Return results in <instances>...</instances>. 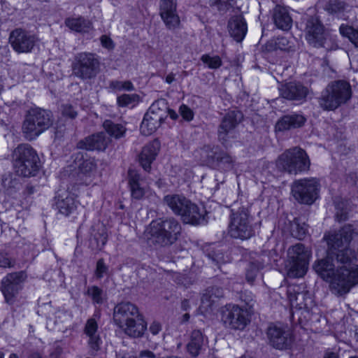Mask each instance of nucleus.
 <instances>
[{
  "label": "nucleus",
  "mask_w": 358,
  "mask_h": 358,
  "mask_svg": "<svg viewBox=\"0 0 358 358\" xmlns=\"http://www.w3.org/2000/svg\"><path fill=\"white\" fill-rule=\"evenodd\" d=\"M109 139L103 133L93 134L79 143V147L90 150H103L106 148Z\"/></svg>",
  "instance_id": "nucleus-33"
},
{
  "label": "nucleus",
  "mask_w": 358,
  "mask_h": 358,
  "mask_svg": "<svg viewBox=\"0 0 358 358\" xmlns=\"http://www.w3.org/2000/svg\"><path fill=\"white\" fill-rule=\"evenodd\" d=\"M190 308V302L189 299H184L181 303V308L183 310H187Z\"/></svg>",
  "instance_id": "nucleus-57"
},
{
  "label": "nucleus",
  "mask_w": 358,
  "mask_h": 358,
  "mask_svg": "<svg viewBox=\"0 0 358 358\" xmlns=\"http://www.w3.org/2000/svg\"><path fill=\"white\" fill-rule=\"evenodd\" d=\"M227 232L231 238L242 241L255 235L253 218L248 208L242 207L231 210Z\"/></svg>",
  "instance_id": "nucleus-5"
},
{
  "label": "nucleus",
  "mask_w": 358,
  "mask_h": 358,
  "mask_svg": "<svg viewBox=\"0 0 358 358\" xmlns=\"http://www.w3.org/2000/svg\"><path fill=\"white\" fill-rule=\"evenodd\" d=\"M189 318V315L188 313H185V315H183V316H182V320H183L184 322H187V321H188Z\"/></svg>",
  "instance_id": "nucleus-62"
},
{
  "label": "nucleus",
  "mask_w": 358,
  "mask_h": 358,
  "mask_svg": "<svg viewBox=\"0 0 358 358\" xmlns=\"http://www.w3.org/2000/svg\"><path fill=\"white\" fill-rule=\"evenodd\" d=\"M310 252L301 243L289 248L287 259L285 262V272L292 278L303 276L308 268Z\"/></svg>",
  "instance_id": "nucleus-8"
},
{
  "label": "nucleus",
  "mask_w": 358,
  "mask_h": 358,
  "mask_svg": "<svg viewBox=\"0 0 358 358\" xmlns=\"http://www.w3.org/2000/svg\"><path fill=\"white\" fill-rule=\"evenodd\" d=\"M110 86L111 88L115 90H127L131 91L134 90V85L131 81H113L110 83Z\"/></svg>",
  "instance_id": "nucleus-47"
},
{
  "label": "nucleus",
  "mask_w": 358,
  "mask_h": 358,
  "mask_svg": "<svg viewBox=\"0 0 358 358\" xmlns=\"http://www.w3.org/2000/svg\"><path fill=\"white\" fill-rule=\"evenodd\" d=\"M103 128L112 137L115 138H121L124 136L126 129L120 124H115L110 120H106L103 122Z\"/></svg>",
  "instance_id": "nucleus-39"
},
{
  "label": "nucleus",
  "mask_w": 358,
  "mask_h": 358,
  "mask_svg": "<svg viewBox=\"0 0 358 358\" xmlns=\"http://www.w3.org/2000/svg\"><path fill=\"white\" fill-rule=\"evenodd\" d=\"M215 6L220 11H226L228 9V5L224 1L216 0Z\"/></svg>",
  "instance_id": "nucleus-56"
},
{
  "label": "nucleus",
  "mask_w": 358,
  "mask_h": 358,
  "mask_svg": "<svg viewBox=\"0 0 358 358\" xmlns=\"http://www.w3.org/2000/svg\"><path fill=\"white\" fill-rule=\"evenodd\" d=\"M306 39L309 44L315 48L329 49L327 45L329 34L317 17L308 18L305 27Z\"/></svg>",
  "instance_id": "nucleus-12"
},
{
  "label": "nucleus",
  "mask_w": 358,
  "mask_h": 358,
  "mask_svg": "<svg viewBox=\"0 0 358 358\" xmlns=\"http://www.w3.org/2000/svg\"><path fill=\"white\" fill-rule=\"evenodd\" d=\"M175 80V75L173 73H169L165 78L168 84L172 83Z\"/></svg>",
  "instance_id": "nucleus-60"
},
{
  "label": "nucleus",
  "mask_w": 358,
  "mask_h": 358,
  "mask_svg": "<svg viewBox=\"0 0 358 358\" xmlns=\"http://www.w3.org/2000/svg\"><path fill=\"white\" fill-rule=\"evenodd\" d=\"M147 231L154 244L164 247L176 241L181 231V226L173 217L159 219L151 222Z\"/></svg>",
  "instance_id": "nucleus-4"
},
{
  "label": "nucleus",
  "mask_w": 358,
  "mask_h": 358,
  "mask_svg": "<svg viewBox=\"0 0 358 358\" xmlns=\"http://www.w3.org/2000/svg\"><path fill=\"white\" fill-rule=\"evenodd\" d=\"M159 150L160 142L158 140L152 141L143 148L139 155V162L144 170L149 171L150 165L155 159Z\"/></svg>",
  "instance_id": "nucleus-26"
},
{
  "label": "nucleus",
  "mask_w": 358,
  "mask_h": 358,
  "mask_svg": "<svg viewBox=\"0 0 358 358\" xmlns=\"http://www.w3.org/2000/svg\"><path fill=\"white\" fill-rule=\"evenodd\" d=\"M298 285H292L288 287L287 296L292 308L299 310L308 309L313 301L309 293L306 291H300Z\"/></svg>",
  "instance_id": "nucleus-20"
},
{
  "label": "nucleus",
  "mask_w": 358,
  "mask_h": 358,
  "mask_svg": "<svg viewBox=\"0 0 358 358\" xmlns=\"http://www.w3.org/2000/svg\"><path fill=\"white\" fill-rule=\"evenodd\" d=\"M324 358H339L338 355L333 352H327Z\"/></svg>",
  "instance_id": "nucleus-59"
},
{
  "label": "nucleus",
  "mask_w": 358,
  "mask_h": 358,
  "mask_svg": "<svg viewBox=\"0 0 358 358\" xmlns=\"http://www.w3.org/2000/svg\"><path fill=\"white\" fill-rule=\"evenodd\" d=\"M139 315L141 314L138 309L134 304L130 302H122L114 308L113 320L117 325L121 327L138 317Z\"/></svg>",
  "instance_id": "nucleus-19"
},
{
  "label": "nucleus",
  "mask_w": 358,
  "mask_h": 358,
  "mask_svg": "<svg viewBox=\"0 0 358 358\" xmlns=\"http://www.w3.org/2000/svg\"><path fill=\"white\" fill-rule=\"evenodd\" d=\"M242 119L243 114L238 110H231L225 114L217 129L218 140L222 144L227 145L234 137V129Z\"/></svg>",
  "instance_id": "nucleus-14"
},
{
  "label": "nucleus",
  "mask_w": 358,
  "mask_h": 358,
  "mask_svg": "<svg viewBox=\"0 0 358 358\" xmlns=\"http://www.w3.org/2000/svg\"><path fill=\"white\" fill-rule=\"evenodd\" d=\"M87 294L89 295L94 303H102L103 301V290L97 286H92L87 288Z\"/></svg>",
  "instance_id": "nucleus-45"
},
{
  "label": "nucleus",
  "mask_w": 358,
  "mask_h": 358,
  "mask_svg": "<svg viewBox=\"0 0 358 358\" xmlns=\"http://www.w3.org/2000/svg\"><path fill=\"white\" fill-rule=\"evenodd\" d=\"M84 334L88 338L87 343L90 349L97 352L100 349L101 339L98 331V324L94 319L90 318L87 320Z\"/></svg>",
  "instance_id": "nucleus-27"
},
{
  "label": "nucleus",
  "mask_w": 358,
  "mask_h": 358,
  "mask_svg": "<svg viewBox=\"0 0 358 358\" xmlns=\"http://www.w3.org/2000/svg\"><path fill=\"white\" fill-rule=\"evenodd\" d=\"M140 180L141 176L138 173L134 171L129 172V184L131 196L137 200L143 199L148 191L141 185Z\"/></svg>",
  "instance_id": "nucleus-38"
},
{
  "label": "nucleus",
  "mask_w": 358,
  "mask_h": 358,
  "mask_svg": "<svg viewBox=\"0 0 358 358\" xmlns=\"http://www.w3.org/2000/svg\"><path fill=\"white\" fill-rule=\"evenodd\" d=\"M273 20L275 26L282 30H289L292 27V20L284 7L276 6L273 10Z\"/></svg>",
  "instance_id": "nucleus-35"
},
{
  "label": "nucleus",
  "mask_w": 358,
  "mask_h": 358,
  "mask_svg": "<svg viewBox=\"0 0 358 358\" xmlns=\"http://www.w3.org/2000/svg\"><path fill=\"white\" fill-rule=\"evenodd\" d=\"M62 114L63 116L74 119L76 117L78 113L73 106L71 104H64L62 107Z\"/></svg>",
  "instance_id": "nucleus-50"
},
{
  "label": "nucleus",
  "mask_w": 358,
  "mask_h": 358,
  "mask_svg": "<svg viewBox=\"0 0 358 358\" xmlns=\"http://www.w3.org/2000/svg\"><path fill=\"white\" fill-rule=\"evenodd\" d=\"M108 266L104 263L103 259H100L96 262V266L95 270V275L97 278H103V275L108 271Z\"/></svg>",
  "instance_id": "nucleus-49"
},
{
  "label": "nucleus",
  "mask_w": 358,
  "mask_h": 358,
  "mask_svg": "<svg viewBox=\"0 0 358 358\" xmlns=\"http://www.w3.org/2000/svg\"><path fill=\"white\" fill-rule=\"evenodd\" d=\"M306 119L300 114H292L285 115L275 124V129L277 131H284L292 129L302 127Z\"/></svg>",
  "instance_id": "nucleus-30"
},
{
  "label": "nucleus",
  "mask_w": 358,
  "mask_h": 358,
  "mask_svg": "<svg viewBox=\"0 0 358 358\" xmlns=\"http://www.w3.org/2000/svg\"><path fill=\"white\" fill-rule=\"evenodd\" d=\"M14 265V262H12L7 255L0 254V267L7 268L11 267Z\"/></svg>",
  "instance_id": "nucleus-54"
},
{
  "label": "nucleus",
  "mask_w": 358,
  "mask_h": 358,
  "mask_svg": "<svg viewBox=\"0 0 358 358\" xmlns=\"http://www.w3.org/2000/svg\"><path fill=\"white\" fill-rule=\"evenodd\" d=\"M357 236L358 228L348 224L328 239L331 258L338 264L331 282V292L336 295H345L358 285V258L355 251L349 247Z\"/></svg>",
  "instance_id": "nucleus-1"
},
{
  "label": "nucleus",
  "mask_w": 358,
  "mask_h": 358,
  "mask_svg": "<svg viewBox=\"0 0 358 358\" xmlns=\"http://www.w3.org/2000/svg\"><path fill=\"white\" fill-rule=\"evenodd\" d=\"M201 60L211 69H217L222 64V59L218 55L211 56L208 54H205L201 56Z\"/></svg>",
  "instance_id": "nucleus-43"
},
{
  "label": "nucleus",
  "mask_w": 358,
  "mask_h": 358,
  "mask_svg": "<svg viewBox=\"0 0 358 358\" xmlns=\"http://www.w3.org/2000/svg\"><path fill=\"white\" fill-rule=\"evenodd\" d=\"M324 10L330 15L343 17L350 10V6L345 0H329L324 6Z\"/></svg>",
  "instance_id": "nucleus-37"
},
{
  "label": "nucleus",
  "mask_w": 358,
  "mask_h": 358,
  "mask_svg": "<svg viewBox=\"0 0 358 358\" xmlns=\"http://www.w3.org/2000/svg\"><path fill=\"white\" fill-rule=\"evenodd\" d=\"M339 31L341 35L349 38V40L358 48V31L353 29L352 27L342 24Z\"/></svg>",
  "instance_id": "nucleus-41"
},
{
  "label": "nucleus",
  "mask_w": 358,
  "mask_h": 358,
  "mask_svg": "<svg viewBox=\"0 0 358 358\" xmlns=\"http://www.w3.org/2000/svg\"><path fill=\"white\" fill-rule=\"evenodd\" d=\"M67 318V314L62 311H58L56 313L55 320L54 321V322L56 325L59 326V329H62V327H60V324L65 322Z\"/></svg>",
  "instance_id": "nucleus-52"
},
{
  "label": "nucleus",
  "mask_w": 358,
  "mask_h": 358,
  "mask_svg": "<svg viewBox=\"0 0 358 358\" xmlns=\"http://www.w3.org/2000/svg\"><path fill=\"white\" fill-rule=\"evenodd\" d=\"M149 330L152 335H157L162 331V325L158 322H153L150 324Z\"/></svg>",
  "instance_id": "nucleus-55"
},
{
  "label": "nucleus",
  "mask_w": 358,
  "mask_h": 358,
  "mask_svg": "<svg viewBox=\"0 0 358 358\" xmlns=\"http://www.w3.org/2000/svg\"><path fill=\"white\" fill-rule=\"evenodd\" d=\"M345 219H346V216L343 215V214H341L340 217H339V220H345Z\"/></svg>",
  "instance_id": "nucleus-64"
},
{
  "label": "nucleus",
  "mask_w": 358,
  "mask_h": 358,
  "mask_svg": "<svg viewBox=\"0 0 358 358\" xmlns=\"http://www.w3.org/2000/svg\"><path fill=\"white\" fill-rule=\"evenodd\" d=\"M29 358H42V357L38 353H33L29 356Z\"/></svg>",
  "instance_id": "nucleus-61"
},
{
  "label": "nucleus",
  "mask_w": 358,
  "mask_h": 358,
  "mask_svg": "<svg viewBox=\"0 0 358 358\" xmlns=\"http://www.w3.org/2000/svg\"><path fill=\"white\" fill-rule=\"evenodd\" d=\"M27 278L24 271L7 274L1 280V290L7 303L13 304Z\"/></svg>",
  "instance_id": "nucleus-13"
},
{
  "label": "nucleus",
  "mask_w": 358,
  "mask_h": 358,
  "mask_svg": "<svg viewBox=\"0 0 358 358\" xmlns=\"http://www.w3.org/2000/svg\"><path fill=\"white\" fill-rule=\"evenodd\" d=\"M179 112L182 118L187 121H191L194 117L193 111L186 105H182L180 107Z\"/></svg>",
  "instance_id": "nucleus-51"
},
{
  "label": "nucleus",
  "mask_w": 358,
  "mask_h": 358,
  "mask_svg": "<svg viewBox=\"0 0 358 358\" xmlns=\"http://www.w3.org/2000/svg\"><path fill=\"white\" fill-rule=\"evenodd\" d=\"M55 199L56 208L61 214L68 216L76 210L77 204L75 196L71 192L67 190H59Z\"/></svg>",
  "instance_id": "nucleus-22"
},
{
  "label": "nucleus",
  "mask_w": 358,
  "mask_h": 358,
  "mask_svg": "<svg viewBox=\"0 0 358 358\" xmlns=\"http://www.w3.org/2000/svg\"><path fill=\"white\" fill-rule=\"evenodd\" d=\"M350 84L345 80L330 82L317 99L320 107L327 111L334 110L345 104L352 97Z\"/></svg>",
  "instance_id": "nucleus-2"
},
{
  "label": "nucleus",
  "mask_w": 358,
  "mask_h": 358,
  "mask_svg": "<svg viewBox=\"0 0 358 358\" xmlns=\"http://www.w3.org/2000/svg\"><path fill=\"white\" fill-rule=\"evenodd\" d=\"M108 240V235L103 227L96 234L94 235V238L92 240V244L93 241L96 242L95 248L96 250H101L106 245Z\"/></svg>",
  "instance_id": "nucleus-46"
},
{
  "label": "nucleus",
  "mask_w": 358,
  "mask_h": 358,
  "mask_svg": "<svg viewBox=\"0 0 358 358\" xmlns=\"http://www.w3.org/2000/svg\"><path fill=\"white\" fill-rule=\"evenodd\" d=\"M159 15L167 29L179 28L180 20L177 13V0H160Z\"/></svg>",
  "instance_id": "nucleus-17"
},
{
  "label": "nucleus",
  "mask_w": 358,
  "mask_h": 358,
  "mask_svg": "<svg viewBox=\"0 0 358 358\" xmlns=\"http://www.w3.org/2000/svg\"><path fill=\"white\" fill-rule=\"evenodd\" d=\"M52 124L51 113L41 108L29 111L23 122L22 131L27 141L36 139Z\"/></svg>",
  "instance_id": "nucleus-6"
},
{
  "label": "nucleus",
  "mask_w": 358,
  "mask_h": 358,
  "mask_svg": "<svg viewBox=\"0 0 358 358\" xmlns=\"http://www.w3.org/2000/svg\"><path fill=\"white\" fill-rule=\"evenodd\" d=\"M206 211L203 208H199L196 204L189 201V205L181 215L184 223L192 225L203 224L206 222L205 216Z\"/></svg>",
  "instance_id": "nucleus-25"
},
{
  "label": "nucleus",
  "mask_w": 358,
  "mask_h": 358,
  "mask_svg": "<svg viewBox=\"0 0 358 358\" xmlns=\"http://www.w3.org/2000/svg\"><path fill=\"white\" fill-rule=\"evenodd\" d=\"M224 290L218 286H211L208 287L203 292L201 297V304L200 306L202 312H208L213 303L219 299L223 297Z\"/></svg>",
  "instance_id": "nucleus-31"
},
{
  "label": "nucleus",
  "mask_w": 358,
  "mask_h": 358,
  "mask_svg": "<svg viewBox=\"0 0 358 358\" xmlns=\"http://www.w3.org/2000/svg\"><path fill=\"white\" fill-rule=\"evenodd\" d=\"M290 230L294 237L303 239L308 232V226L304 222H301L299 219L295 218L291 224Z\"/></svg>",
  "instance_id": "nucleus-40"
},
{
  "label": "nucleus",
  "mask_w": 358,
  "mask_h": 358,
  "mask_svg": "<svg viewBox=\"0 0 358 358\" xmlns=\"http://www.w3.org/2000/svg\"><path fill=\"white\" fill-rule=\"evenodd\" d=\"M168 115L173 120H176L178 118V114L176 113V112L174 111L173 110L169 109V108H168V111H167V115Z\"/></svg>",
  "instance_id": "nucleus-58"
},
{
  "label": "nucleus",
  "mask_w": 358,
  "mask_h": 358,
  "mask_svg": "<svg viewBox=\"0 0 358 358\" xmlns=\"http://www.w3.org/2000/svg\"><path fill=\"white\" fill-rule=\"evenodd\" d=\"M335 262L331 258L330 253L328 257L316 262L313 266L315 272L324 280L329 282L330 289L331 290V282L334 280L337 268L335 270Z\"/></svg>",
  "instance_id": "nucleus-23"
},
{
  "label": "nucleus",
  "mask_w": 358,
  "mask_h": 358,
  "mask_svg": "<svg viewBox=\"0 0 358 358\" xmlns=\"http://www.w3.org/2000/svg\"><path fill=\"white\" fill-rule=\"evenodd\" d=\"M168 106L165 99L155 101L145 114L140 130L142 134L150 136L155 133L167 117Z\"/></svg>",
  "instance_id": "nucleus-9"
},
{
  "label": "nucleus",
  "mask_w": 358,
  "mask_h": 358,
  "mask_svg": "<svg viewBox=\"0 0 358 358\" xmlns=\"http://www.w3.org/2000/svg\"><path fill=\"white\" fill-rule=\"evenodd\" d=\"M264 266L263 263L259 261L250 263L246 273L247 281L252 284L257 275L258 271L263 268Z\"/></svg>",
  "instance_id": "nucleus-42"
},
{
  "label": "nucleus",
  "mask_w": 358,
  "mask_h": 358,
  "mask_svg": "<svg viewBox=\"0 0 358 358\" xmlns=\"http://www.w3.org/2000/svg\"><path fill=\"white\" fill-rule=\"evenodd\" d=\"M9 41L15 52L28 53L34 48L37 38L34 34L25 30L16 29L10 33Z\"/></svg>",
  "instance_id": "nucleus-16"
},
{
  "label": "nucleus",
  "mask_w": 358,
  "mask_h": 358,
  "mask_svg": "<svg viewBox=\"0 0 358 358\" xmlns=\"http://www.w3.org/2000/svg\"><path fill=\"white\" fill-rule=\"evenodd\" d=\"M320 182L315 178L296 180L292 185V194L300 203L312 204L317 198Z\"/></svg>",
  "instance_id": "nucleus-11"
},
{
  "label": "nucleus",
  "mask_w": 358,
  "mask_h": 358,
  "mask_svg": "<svg viewBox=\"0 0 358 358\" xmlns=\"http://www.w3.org/2000/svg\"><path fill=\"white\" fill-rule=\"evenodd\" d=\"M99 60L94 54L78 53L72 64L73 74L83 80L91 79L99 73Z\"/></svg>",
  "instance_id": "nucleus-10"
},
{
  "label": "nucleus",
  "mask_w": 358,
  "mask_h": 358,
  "mask_svg": "<svg viewBox=\"0 0 358 358\" xmlns=\"http://www.w3.org/2000/svg\"><path fill=\"white\" fill-rule=\"evenodd\" d=\"M310 162L306 151L294 147L286 150L276 161V166L282 171L296 175L309 169Z\"/></svg>",
  "instance_id": "nucleus-7"
},
{
  "label": "nucleus",
  "mask_w": 358,
  "mask_h": 358,
  "mask_svg": "<svg viewBox=\"0 0 358 358\" xmlns=\"http://www.w3.org/2000/svg\"><path fill=\"white\" fill-rule=\"evenodd\" d=\"M8 358H19L18 355L15 353H11Z\"/></svg>",
  "instance_id": "nucleus-63"
},
{
  "label": "nucleus",
  "mask_w": 358,
  "mask_h": 358,
  "mask_svg": "<svg viewBox=\"0 0 358 358\" xmlns=\"http://www.w3.org/2000/svg\"><path fill=\"white\" fill-rule=\"evenodd\" d=\"M229 31L231 37L241 42L247 33V24L241 15L234 16L228 23Z\"/></svg>",
  "instance_id": "nucleus-34"
},
{
  "label": "nucleus",
  "mask_w": 358,
  "mask_h": 358,
  "mask_svg": "<svg viewBox=\"0 0 358 358\" xmlns=\"http://www.w3.org/2000/svg\"><path fill=\"white\" fill-rule=\"evenodd\" d=\"M222 320L226 327L234 330H243L250 322L248 310L238 306L227 308Z\"/></svg>",
  "instance_id": "nucleus-15"
},
{
  "label": "nucleus",
  "mask_w": 358,
  "mask_h": 358,
  "mask_svg": "<svg viewBox=\"0 0 358 358\" xmlns=\"http://www.w3.org/2000/svg\"><path fill=\"white\" fill-rule=\"evenodd\" d=\"M281 96L289 100H305L309 93L308 89L300 83L290 82L280 88Z\"/></svg>",
  "instance_id": "nucleus-24"
},
{
  "label": "nucleus",
  "mask_w": 358,
  "mask_h": 358,
  "mask_svg": "<svg viewBox=\"0 0 358 358\" xmlns=\"http://www.w3.org/2000/svg\"><path fill=\"white\" fill-rule=\"evenodd\" d=\"M64 24L70 30L81 34L88 33L93 29L92 22L80 15H74L66 18Z\"/></svg>",
  "instance_id": "nucleus-29"
},
{
  "label": "nucleus",
  "mask_w": 358,
  "mask_h": 358,
  "mask_svg": "<svg viewBox=\"0 0 358 358\" xmlns=\"http://www.w3.org/2000/svg\"><path fill=\"white\" fill-rule=\"evenodd\" d=\"M100 41H101V43L102 45V46L103 48L109 49V50L113 49L114 44H113L112 39L110 37H108L106 35H103L101 36Z\"/></svg>",
  "instance_id": "nucleus-53"
},
{
  "label": "nucleus",
  "mask_w": 358,
  "mask_h": 358,
  "mask_svg": "<svg viewBox=\"0 0 358 358\" xmlns=\"http://www.w3.org/2000/svg\"><path fill=\"white\" fill-rule=\"evenodd\" d=\"M203 334L199 330H194L187 345V350L192 357H196L206 343Z\"/></svg>",
  "instance_id": "nucleus-36"
},
{
  "label": "nucleus",
  "mask_w": 358,
  "mask_h": 358,
  "mask_svg": "<svg viewBox=\"0 0 358 358\" xmlns=\"http://www.w3.org/2000/svg\"><path fill=\"white\" fill-rule=\"evenodd\" d=\"M267 335L271 345L276 349H286L292 343L290 333L281 327H270L268 329Z\"/></svg>",
  "instance_id": "nucleus-21"
},
{
  "label": "nucleus",
  "mask_w": 358,
  "mask_h": 358,
  "mask_svg": "<svg viewBox=\"0 0 358 358\" xmlns=\"http://www.w3.org/2000/svg\"><path fill=\"white\" fill-rule=\"evenodd\" d=\"M189 200L181 194H168L163 199V202L172 212L181 217L185 210L189 205Z\"/></svg>",
  "instance_id": "nucleus-28"
},
{
  "label": "nucleus",
  "mask_w": 358,
  "mask_h": 358,
  "mask_svg": "<svg viewBox=\"0 0 358 358\" xmlns=\"http://www.w3.org/2000/svg\"><path fill=\"white\" fill-rule=\"evenodd\" d=\"M214 159L218 164H226L229 167L233 162L232 158L224 152H216L214 155Z\"/></svg>",
  "instance_id": "nucleus-48"
},
{
  "label": "nucleus",
  "mask_w": 358,
  "mask_h": 358,
  "mask_svg": "<svg viewBox=\"0 0 358 358\" xmlns=\"http://www.w3.org/2000/svg\"><path fill=\"white\" fill-rule=\"evenodd\" d=\"M82 162L78 165V178L86 185L96 184L101 178L95 159L87 157L84 159L81 155Z\"/></svg>",
  "instance_id": "nucleus-18"
},
{
  "label": "nucleus",
  "mask_w": 358,
  "mask_h": 358,
  "mask_svg": "<svg viewBox=\"0 0 358 358\" xmlns=\"http://www.w3.org/2000/svg\"><path fill=\"white\" fill-rule=\"evenodd\" d=\"M130 337L139 338L143 336L147 329V324L141 315L120 327Z\"/></svg>",
  "instance_id": "nucleus-32"
},
{
  "label": "nucleus",
  "mask_w": 358,
  "mask_h": 358,
  "mask_svg": "<svg viewBox=\"0 0 358 358\" xmlns=\"http://www.w3.org/2000/svg\"><path fill=\"white\" fill-rule=\"evenodd\" d=\"M13 168L17 175L34 176L41 166L36 150L28 143L18 145L12 153Z\"/></svg>",
  "instance_id": "nucleus-3"
},
{
  "label": "nucleus",
  "mask_w": 358,
  "mask_h": 358,
  "mask_svg": "<svg viewBox=\"0 0 358 358\" xmlns=\"http://www.w3.org/2000/svg\"><path fill=\"white\" fill-rule=\"evenodd\" d=\"M139 101V96L136 94H124L117 97V103L120 106H134Z\"/></svg>",
  "instance_id": "nucleus-44"
}]
</instances>
